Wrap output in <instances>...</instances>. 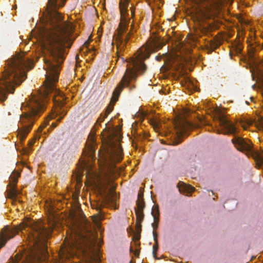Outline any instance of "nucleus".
I'll return each mask as SVG.
<instances>
[{"label":"nucleus","instance_id":"f257e3e1","mask_svg":"<svg viewBox=\"0 0 263 263\" xmlns=\"http://www.w3.org/2000/svg\"><path fill=\"white\" fill-rule=\"evenodd\" d=\"M72 34H38L37 40L41 45L42 55L43 56L47 71L46 78L43 86L36 94L32 95L27 103L29 113L23 114L20 122L23 124L18 133V137L23 141L31 129L34 118L44 110V106L47 95L54 93L53 100L63 105L64 97L62 92L55 88V84L59 80V66L63 62V53L65 47L70 48L73 39Z\"/></svg>","mask_w":263,"mask_h":263},{"label":"nucleus","instance_id":"f03ea898","mask_svg":"<svg viewBox=\"0 0 263 263\" xmlns=\"http://www.w3.org/2000/svg\"><path fill=\"white\" fill-rule=\"evenodd\" d=\"M122 137L119 130L112 132L108 136L106 143L104 144V151L99 154V162L104 163L105 167L98 173L92 170V161L95 152V138L89 135L83 156L80 160L81 170L77 175V181L80 182L83 175L82 170L86 171V184L96 187L102 196L105 204H114L118 199L115 192L116 185L112 183L115 178L116 170L114 163L120 162L123 158V151L120 141Z\"/></svg>","mask_w":263,"mask_h":263},{"label":"nucleus","instance_id":"7ed1b4c3","mask_svg":"<svg viewBox=\"0 0 263 263\" xmlns=\"http://www.w3.org/2000/svg\"><path fill=\"white\" fill-rule=\"evenodd\" d=\"M55 224V222L53 221L50 224V227L47 229L41 222H35L30 218H27L14 230L6 226L2 229L0 233V248L4 247L9 239L14 237L19 231H22L25 227H30L33 231L29 236V241L33 243L32 248L29 251L16 254L9 263H17L23 257L25 258L24 263H40L48 257L47 243L45 238L49 236Z\"/></svg>","mask_w":263,"mask_h":263},{"label":"nucleus","instance_id":"20e7f679","mask_svg":"<svg viewBox=\"0 0 263 263\" xmlns=\"http://www.w3.org/2000/svg\"><path fill=\"white\" fill-rule=\"evenodd\" d=\"M65 239L64 246L58 253L62 261L74 256L76 250H82L84 246L91 248L98 241L96 234L82 212L72 218L70 233Z\"/></svg>","mask_w":263,"mask_h":263},{"label":"nucleus","instance_id":"39448f33","mask_svg":"<svg viewBox=\"0 0 263 263\" xmlns=\"http://www.w3.org/2000/svg\"><path fill=\"white\" fill-rule=\"evenodd\" d=\"M21 52L7 61V66L0 79V100L6 99V93H13L14 84L20 85L26 78V72L33 67V61L25 58Z\"/></svg>","mask_w":263,"mask_h":263},{"label":"nucleus","instance_id":"423d86ee","mask_svg":"<svg viewBox=\"0 0 263 263\" xmlns=\"http://www.w3.org/2000/svg\"><path fill=\"white\" fill-rule=\"evenodd\" d=\"M161 45H157L156 41L153 40L148 41L137 51L134 58H130L128 61L126 72L112 93L110 103L106 110V116L112 111L114 104L117 101L123 88L127 86L130 81L136 79L137 71L145 70L146 66L143 63L144 60L148 58L157 49L161 48Z\"/></svg>","mask_w":263,"mask_h":263},{"label":"nucleus","instance_id":"0eeeda50","mask_svg":"<svg viewBox=\"0 0 263 263\" xmlns=\"http://www.w3.org/2000/svg\"><path fill=\"white\" fill-rule=\"evenodd\" d=\"M129 1L121 0L120 3L121 12L120 23L114 36V41L111 43L112 45L114 44L116 45L118 52L119 50H122L124 48L130 36L134 32V25L132 24L130 31L126 35L124 34V33L128 29L129 21V14L127 12V8Z\"/></svg>","mask_w":263,"mask_h":263},{"label":"nucleus","instance_id":"6e6552de","mask_svg":"<svg viewBox=\"0 0 263 263\" xmlns=\"http://www.w3.org/2000/svg\"><path fill=\"white\" fill-rule=\"evenodd\" d=\"M20 176V173L17 172H13L9 178V183L7 189L8 197L14 199L17 195V192L15 190V185L17 182V179Z\"/></svg>","mask_w":263,"mask_h":263},{"label":"nucleus","instance_id":"1a4fd4ad","mask_svg":"<svg viewBox=\"0 0 263 263\" xmlns=\"http://www.w3.org/2000/svg\"><path fill=\"white\" fill-rule=\"evenodd\" d=\"M151 213L154 220V222L152 224L153 229V234L154 239L156 242L155 245L153 246V253L155 255V252L158 249V243L157 239V234L156 232V230L158 227L159 223V212L158 207L157 206H154L152 209Z\"/></svg>","mask_w":263,"mask_h":263},{"label":"nucleus","instance_id":"9d476101","mask_svg":"<svg viewBox=\"0 0 263 263\" xmlns=\"http://www.w3.org/2000/svg\"><path fill=\"white\" fill-rule=\"evenodd\" d=\"M137 204V208L136 210L137 220L136 225L137 229H140L141 227V224L144 216L143 209L145 207V204L142 195L138 196Z\"/></svg>","mask_w":263,"mask_h":263},{"label":"nucleus","instance_id":"9b49d317","mask_svg":"<svg viewBox=\"0 0 263 263\" xmlns=\"http://www.w3.org/2000/svg\"><path fill=\"white\" fill-rule=\"evenodd\" d=\"M232 141L239 151L250 152L252 149V143L248 139L237 137L234 138Z\"/></svg>","mask_w":263,"mask_h":263},{"label":"nucleus","instance_id":"f8f14e48","mask_svg":"<svg viewBox=\"0 0 263 263\" xmlns=\"http://www.w3.org/2000/svg\"><path fill=\"white\" fill-rule=\"evenodd\" d=\"M176 134L178 137H180L192 127V124L186 120L178 119L175 123Z\"/></svg>","mask_w":263,"mask_h":263},{"label":"nucleus","instance_id":"ddd939ff","mask_svg":"<svg viewBox=\"0 0 263 263\" xmlns=\"http://www.w3.org/2000/svg\"><path fill=\"white\" fill-rule=\"evenodd\" d=\"M218 118L219 124L224 130V134H233L236 132L234 125L226 117L219 114Z\"/></svg>","mask_w":263,"mask_h":263},{"label":"nucleus","instance_id":"4468645a","mask_svg":"<svg viewBox=\"0 0 263 263\" xmlns=\"http://www.w3.org/2000/svg\"><path fill=\"white\" fill-rule=\"evenodd\" d=\"M192 14L193 19L199 22L209 17V15L201 8L193 9Z\"/></svg>","mask_w":263,"mask_h":263},{"label":"nucleus","instance_id":"2eb2a0df","mask_svg":"<svg viewBox=\"0 0 263 263\" xmlns=\"http://www.w3.org/2000/svg\"><path fill=\"white\" fill-rule=\"evenodd\" d=\"M177 187H178L180 192L186 195L191 194L195 191V188L194 187L182 181H180L178 183Z\"/></svg>","mask_w":263,"mask_h":263},{"label":"nucleus","instance_id":"dca6fc26","mask_svg":"<svg viewBox=\"0 0 263 263\" xmlns=\"http://www.w3.org/2000/svg\"><path fill=\"white\" fill-rule=\"evenodd\" d=\"M255 126L258 129L263 130V119H259L258 121L255 123ZM258 158L259 161L263 163V153L258 155Z\"/></svg>","mask_w":263,"mask_h":263},{"label":"nucleus","instance_id":"f3484780","mask_svg":"<svg viewBox=\"0 0 263 263\" xmlns=\"http://www.w3.org/2000/svg\"><path fill=\"white\" fill-rule=\"evenodd\" d=\"M91 219L96 226H99L101 220V216L99 214H96L91 216Z\"/></svg>","mask_w":263,"mask_h":263},{"label":"nucleus","instance_id":"a211bd4d","mask_svg":"<svg viewBox=\"0 0 263 263\" xmlns=\"http://www.w3.org/2000/svg\"><path fill=\"white\" fill-rule=\"evenodd\" d=\"M46 208L47 209V210L49 214L51 215V219L54 218V216L53 215V213L54 212V210L53 207V205H51L50 203H46Z\"/></svg>","mask_w":263,"mask_h":263},{"label":"nucleus","instance_id":"6ab92c4d","mask_svg":"<svg viewBox=\"0 0 263 263\" xmlns=\"http://www.w3.org/2000/svg\"><path fill=\"white\" fill-rule=\"evenodd\" d=\"M53 117L49 116L47 118L45 121V123L44 124H42L40 125V126L37 129V132L40 133L42 132V130L48 125V122L50 119H52Z\"/></svg>","mask_w":263,"mask_h":263},{"label":"nucleus","instance_id":"aec40b11","mask_svg":"<svg viewBox=\"0 0 263 263\" xmlns=\"http://www.w3.org/2000/svg\"><path fill=\"white\" fill-rule=\"evenodd\" d=\"M253 123V121L252 120L247 119L245 121V122L242 123V127L245 129H247L248 126L252 125Z\"/></svg>","mask_w":263,"mask_h":263},{"label":"nucleus","instance_id":"412c9836","mask_svg":"<svg viewBox=\"0 0 263 263\" xmlns=\"http://www.w3.org/2000/svg\"><path fill=\"white\" fill-rule=\"evenodd\" d=\"M93 263H100L101 261L100 256L99 252H96L92 257Z\"/></svg>","mask_w":263,"mask_h":263},{"label":"nucleus","instance_id":"4be33fe9","mask_svg":"<svg viewBox=\"0 0 263 263\" xmlns=\"http://www.w3.org/2000/svg\"><path fill=\"white\" fill-rule=\"evenodd\" d=\"M150 123L156 132L159 129V123L154 120L151 119Z\"/></svg>","mask_w":263,"mask_h":263},{"label":"nucleus","instance_id":"5701e85b","mask_svg":"<svg viewBox=\"0 0 263 263\" xmlns=\"http://www.w3.org/2000/svg\"><path fill=\"white\" fill-rule=\"evenodd\" d=\"M130 14L131 17H133L135 15V9L133 7H130Z\"/></svg>","mask_w":263,"mask_h":263},{"label":"nucleus","instance_id":"b1692460","mask_svg":"<svg viewBox=\"0 0 263 263\" xmlns=\"http://www.w3.org/2000/svg\"><path fill=\"white\" fill-rule=\"evenodd\" d=\"M102 28L101 27H100L98 30V36L99 38H100V37L102 35Z\"/></svg>","mask_w":263,"mask_h":263},{"label":"nucleus","instance_id":"393cba45","mask_svg":"<svg viewBox=\"0 0 263 263\" xmlns=\"http://www.w3.org/2000/svg\"><path fill=\"white\" fill-rule=\"evenodd\" d=\"M258 75L259 77V79L261 80V79H263V72L262 71H259L258 72Z\"/></svg>","mask_w":263,"mask_h":263},{"label":"nucleus","instance_id":"a878e982","mask_svg":"<svg viewBox=\"0 0 263 263\" xmlns=\"http://www.w3.org/2000/svg\"><path fill=\"white\" fill-rule=\"evenodd\" d=\"M55 2H56V0H49V3L51 5H55Z\"/></svg>","mask_w":263,"mask_h":263},{"label":"nucleus","instance_id":"bb28decb","mask_svg":"<svg viewBox=\"0 0 263 263\" xmlns=\"http://www.w3.org/2000/svg\"><path fill=\"white\" fill-rule=\"evenodd\" d=\"M35 143V140L33 139L32 140L30 141L29 143V144L30 146L33 145Z\"/></svg>","mask_w":263,"mask_h":263},{"label":"nucleus","instance_id":"cd10ccee","mask_svg":"<svg viewBox=\"0 0 263 263\" xmlns=\"http://www.w3.org/2000/svg\"><path fill=\"white\" fill-rule=\"evenodd\" d=\"M134 254L135 256H138L139 254V251L138 250H136L135 251Z\"/></svg>","mask_w":263,"mask_h":263},{"label":"nucleus","instance_id":"c85d7f7f","mask_svg":"<svg viewBox=\"0 0 263 263\" xmlns=\"http://www.w3.org/2000/svg\"><path fill=\"white\" fill-rule=\"evenodd\" d=\"M89 42H88V41H87L85 42L84 45L87 47L88 46V45H89Z\"/></svg>","mask_w":263,"mask_h":263},{"label":"nucleus","instance_id":"c756f323","mask_svg":"<svg viewBox=\"0 0 263 263\" xmlns=\"http://www.w3.org/2000/svg\"><path fill=\"white\" fill-rule=\"evenodd\" d=\"M51 126L52 127L54 128L57 126V124L55 123H52Z\"/></svg>","mask_w":263,"mask_h":263},{"label":"nucleus","instance_id":"7c9ffc66","mask_svg":"<svg viewBox=\"0 0 263 263\" xmlns=\"http://www.w3.org/2000/svg\"><path fill=\"white\" fill-rule=\"evenodd\" d=\"M35 139H39L40 138V136H38L37 134H36V135H35Z\"/></svg>","mask_w":263,"mask_h":263},{"label":"nucleus","instance_id":"2f4dec72","mask_svg":"<svg viewBox=\"0 0 263 263\" xmlns=\"http://www.w3.org/2000/svg\"><path fill=\"white\" fill-rule=\"evenodd\" d=\"M255 72H252V77H253V78H254V77H255Z\"/></svg>","mask_w":263,"mask_h":263},{"label":"nucleus","instance_id":"473e14b6","mask_svg":"<svg viewBox=\"0 0 263 263\" xmlns=\"http://www.w3.org/2000/svg\"><path fill=\"white\" fill-rule=\"evenodd\" d=\"M62 118H63V116L60 117V118L59 119H58V120L60 121Z\"/></svg>","mask_w":263,"mask_h":263},{"label":"nucleus","instance_id":"72a5a7b5","mask_svg":"<svg viewBox=\"0 0 263 263\" xmlns=\"http://www.w3.org/2000/svg\"><path fill=\"white\" fill-rule=\"evenodd\" d=\"M156 59H157L158 61H159V60H160V58H159V57H156Z\"/></svg>","mask_w":263,"mask_h":263},{"label":"nucleus","instance_id":"f704fd0d","mask_svg":"<svg viewBox=\"0 0 263 263\" xmlns=\"http://www.w3.org/2000/svg\"><path fill=\"white\" fill-rule=\"evenodd\" d=\"M101 245V240H99L98 245Z\"/></svg>","mask_w":263,"mask_h":263},{"label":"nucleus","instance_id":"c9c22d12","mask_svg":"<svg viewBox=\"0 0 263 263\" xmlns=\"http://www.w3.org/2000/svg\"><path fill=\"white\" fill-rule=\"evenodd\" d=\"M130 263H133V262H132V261H131L130 262Z\"/></svg>","mask_w":263,"mask_h":263}]
</instances>
